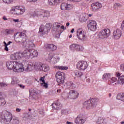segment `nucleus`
<instances>
[{"label": "nucleus", "mask_w": 124, "mask_h": 124, "mask_svg": "<svg viewBox=\"0 0 124 124\" xmlns=\"http://www.w3.org/2000/svg\"><path fill=\"white\" fill-rule=\"evenodd\" d=\"M99 102V99L94 98L91 100H88L83 103V105L86 106L87 109H93L97 106Z\"/></svg>", "instance_id": "nucleus-2"}, {"label": "nucleus", "mask_w": 124, "mask_h": 124, "mask_svg": "<svg viewBox=\"0 0 124 124\" xmlns=\"http://www.w3.org/2000/svg\"><path fill=\"white\" fill-rule=\"evenodd\" d=\"M66 27H69L70 24H69V22H67V23H66Z\"/></svg>", "instance_id": "nucleus-62"}, {"label": "nucleus", "mask_w": 124, "mask_h": 124, "mask_svg": "<svg viewBox=\"0 0 124 124\" xmlns=\"http://www.w3.org/2000/svg\"><path fill=\"white\" fill-rule=\"evenodd\" d=\"M120 7H122V5L119 3H115L114 4L113 8L114 9H118V8H120Z\"/></svg>", "instance_id": "nucleus-37"}, {"label": "nucleus", "mask_w": 124, "mask_h": 124, "mask_svg": "<svg viewBox=\"0 0 124 124\" xmlns=\"http://www.w3.org/2000/svg\"><path fill=\"white\" fill-rule=\"evenodd\" d=\"M13 32H14V29H6L5 30V33H6V34H12Z\"/></svg>", "instance_id": "nucleus-31"}, {"label": "nucleus", "mask_w": 124, "mask_h": 124, "mask_svg": "<svg viewBox=\"0 0 124 124\" xmlns=\"http://www.w3.org/2000/svg\"><path fill=\"white\" fill-rule=\"evenodd\" d=\"M118 82H119L121 85H124V76L120 77L118 78Z\"/></svg>", "instance_id": "nucleus-32"}, {"label": "nucleus", "mask_w": 124, "mask_h": 124, "mask_svg": "<svg viewBox=\"0 0 124 124\" xmlns=\"http://www.w3.org/2000/svg\"><path fill=\"white\" fill-rule=\"evenodd\" d=\"M21 108H16V112H17L18 113H19V112H21Z\"/></svg>", "instance_id": "nucleus-53"}, {"label": "nucleus", "mask_w": 124, "mask_h": 124, "mask_svg": "<svg viewBox=\"0 0 124 124\" xmlns=\"http://www.w3.org/2000/svg\"><path fill=\"white\" fill-rule=\"evenodd\" d=\"M50 29L51 24L49 23H46V27L44 29H43L42 26H40L39 28V33H41V34H43L44 32H45V33H47L48 31H50Z\"/></svg>", "instance_id": "nucleus-13"}, {"label": "nucleus", "mask_w": 124, "mask_h": 124, "mask_svg": "<svg viewBox=\"0 0 124 124\" xmlns=\"http://www.w3.org/2000/svg\"><path fill=\"white\" fill-rule=\"evenodd\" d=\"M75 123L76 124H84L86 123V120L82 116L78 115L75 119Z\"/></svg>", "instance_id": "nucleus-18"}, {"label": "nucleus", "mask_w": 124, "mask_h": 124, "mask_svg": "<svg viewBox=\"0 0 124 124\" xmlns=\"http://www.w3.org/2000/svg\"><path fill=\"white\" fill-rule=\"evenodd\" d=\"M111 78V74L110 73H105L103 75L102 79L103 80H109Z\"/></svg>", "instance_id": "nucleus-29"}, {"label": "nucleus", "mask_w": 124, "mask_h": 124, "mask_svg": "<svg viewBox=\"0 0 124 124\" xmlns=\"http://www.w3.org/2000/svg\"><path fill=\"white\" fill-rule=\"evenodd\" d=\"M43 18H44L45 19L46 18H48L49 17H50V12L48 11H43Z\"/></svg>", "instance_id": "nucleus-27"}, {"label": "nucleus", "mask_w": 124, "mask_h": 124, "mask_svg": "<svg viewBox=\"0 0 124 124\" xmlns=\"http://www.w3.org/2000/svg\"><path fill=\"white\" fill-rule=\"evenodd\" d=\"M117 99H119V100L124 102V93H122V95H118Z\"/></svg>", "instance_id": "nucleus-35"}, {"label": "nucleus", "mask_w": 124, "mask_h": 124, "mask_svg": "<svg viewBox=\"0 0 124 124\" xmlns=\"http://www.w3.org/2000/svg\"><path fill=\"white\" fill-rule=\"evenodd\" d=\"M88 19V14H83L80 16L79 20L81 23H84V22H86Z\"/></svg>", "instance_id": "nucleus-23"}, {"label": "nucleus", "mask_w": 124, "mask_h": 124, "mask_svg": "<svg viewBox=\"0 0 124 124\" xmlns=\"http://www.w3.org/2000/svg\"><path fill=\"white\" fill-rule=\"evenodd\" d=\"M1 118L6 124H8L12 120V114L9 112L4 111L1 113Z\"/></svg>", "instance_id": "nucleus-4"}, {"label": "nucleus", "mask_w": 124, "mask_h": 124, "mask_svg": "<svg viewBox=\"0 0 124 124\" xmlns=\"http://www.w3.org/2000/svg\"><path fill=\"white\" fill-rule=\"evenodd\" d=\"M89 64L86 61H79L77 63V68L80 71H84L88 68Z\"/></svg>", "instance_id": "nucleus-8"}, {"label": "nucleus", "mask_w": 124, "mask_h": 124, "mask_svg": "<svg viewBox=\"0 0 124 124\" xmlns=\"http://www.w3.org/2000/svg\"><path fill=\"white\" fill-rule=\"evenodd\" d=\"M116 76L117 77H120V76H121V74L120 73L116 74Z\"/></svg>", "instance_id": "nucleus-60"}, {"label": "nucleus", "mask_w": 124, "mask_h": 124, "mask_svg": "<svg viewBox=\"0 0 124 124\" xmlns=\"http://www.w3.org/2000/svg\"><path fill=\"white\" fill-rule=\"evenodd\" d=\"M86 82H87V83H90V82H91V79L90 78H87L86 79Z\"/></svg>", "instance_id": "nucleus-59"}, {"label": "nucleus", "mask_w": 124, "mask_h": 124, "mask_svg": "<svg viewBox=\"0 0 124 124\" xmlns=\"http://www.w3.org/2000/svg\"><path fill=\"white\" fill-rule=\"evenodd\" d=\"M62 105L59 102H56L52 104V108L55 110H59V109L62 108Z\"/></svg>", "instance_id": "nucleus-24"}, {"label": "nucleus", "mask_w": 124, "mask_h": 124, "mask_svg": "<svg viewBox=\"0 0 124 124\" xmlns=\"http://www.w3.org/2000/svg\"><path fill=\"white\" fill-rule=\"evenodd\" d=\"M13 22H14V23L19 24L20 26L22 25V20H20L19 19H13Z\"/></svg>", "instance_id": "nucleus-39"}, {"label": "nucleus", "mask_w": 124, "mask_h": 124, "mask_svg": "<svg viewBox=\"0 0 124 124\" xmlns=\"http://www.w3.org/2000/svg\"><path fill=\"white\" fill-rule=\"evenodd\" d=\"M41 86H42L45 89H48V84L45 83H41Z\"/></svg>", "instance_id": "nucleus-43"}, {"label": "nucleus", "mask_w": 124, "mask_h": 124, "mask_svg": "<svg viewBox=\"0 0 124 124\" xmlns=\"http://www.w3.org/2000/svg\"><path fill=\"white\" fill-rule=\"evenodd\" d=\"M111 35L110 29H105L101 30L97 34V38L99 39H107Z\"/></svg>", "instance_id": "nucleus-3"}, {"label": "nucleus", "mask_w": 124, "mask_h": 124, "mask_svg": "<svg viewBox=\"0 0 124 124\" xmlns=\"http://www.w3.org/2000/svg\"><path fill=\"white\" fill-rule=\"evenodd\" d=\"M11 60H12V61H14V60H17V59H16V57H15V55L14 54H12L11 56Z\"/></svg>", "instance_id": "nucleus-47"}, {"label": "nucleus", "mask_w": 124, "mask_h": 124, "mask_svg": "<svg viewBox=\"0 0 124 124\" xmlns=\"http://www.w3.org/2000/svg\"><path fill=\"white\" fill-rule=\"evenodd\" d=\"M28 2H35V1H37V0H27Z\"/></svg>", "instance_id": "nucleus-50"}, {"label": "nucleus", "mask_w": 124, "mask_h": 124, "mask_svg": "<svg viewBox=\"0 0 124 124\" xmlns=\"http://www.w3.org/2000/svg\"><path fill=\"white\" fill-rule=\"evenodd\" d=\"M79 93L75 90H70L69 93L68 97L71 99H76L78 98Z\"/></svg>", "instance_id": "nucleus-16"}, {"label": "nucleus", "mask_w": 124, "mask_h": 124, "mask_svg": "<svg viewBox=\"0 0 124 124\" xmlns=\"http://www.w3.org/2000/svg\"><path fill=\"white\" fill-rule=\"evenodd\" d=\"M56 81L58 84L62 85L64 83V80H65V75L63 72H58L55 75Z\"/></svg>", "instance_id": "nucleus-6"}, {"label": "nucleus", "mask_w": 124, "mask_h": 124, "mask_svg": "<svg viewBox=\"0 0 124 124\" xmlns=\"http://www.w3.org/2000/svg\"><path fill=\"white\" fill-rule=\"evenodd\" d=\"M57 93H62V90L60 89H59L57 90Z\"/></svg>", "instance_id": "nucleus-54"}, {"label": "nucleus", "mask_w": 124, "mask_h": 124, "mask_svg": "<svg viewBox=\"0 0 124 124\" xmlns=\"http://www.w3.org/2000/svg\"><path fill=\"white\" fill-rule=\"evenodd\" d=\"M3 44H4V47H7V46H8V45L6 44L5 42H3Z\"/></svg>", "instance_id": "nucleus-56"}, {"label": "nucleus", "mask_w": 124, "mask_h": 124, "mask_svg": "<svg viewBox=\"0 0 124 124\" xmlns=\"http://www.w3.org/2000/svg\"><path fill=\"white\" fill-rule=\"evenodd\" d=\"M54 68L59 69V70H67L68 67L65 66H54Z\"/></svg>", "instance_id": "nucleus-28"}, {"label": "nucleus", "mask_w": 124, "mask_h": 124, "mask_svg": "<svg viewBox=\"0 0 124 124\" xmlns=\"http://www.w3.org/2000/svg\"><path fill=\"white\" fill-rule=\"evenodd\" d=\"M66 85L68 88H70L71 89H73V88H74V84H73L72 82L67 81L66 83Z\"/></svg>", "instance_id": "nucleus-30"}, {"label": "nucleus", "mask_w": 124, "mask_h": 124, "mask_svg": "<svg viewBox=\"0 0 124 124\" xmlns=\"http://www.w3.org/2000/svg\"><path fill=\"white\" fill-rule=\"evenodd\" d=\"M109 81L111 84H114V83L117 82V79L115 77H112Z\"/></svg>", "instance_id": "nucleus-38"}, {"label": "nucleus", "mask_w": 124, "mask_h": 124, "mask_svg": "<svg viewBox=\"0 0 124 124\" xmlns=\"http://www.w3.org/2000/svg\"><path fill=\"white\" fill-rule=\"evenodd\" d=\"M54 27L55 28H61V23H59L58 22H56L55 24H54Z\"/></svg>", "instance_id": "nucleus-46"}, {"label": "nucleus", "mask_w": 124, "mask_h": 124, "mask_svg": "<svg viewBox=\"0 0 124 124\" xmlns=\"http://www.w3.org/2000/svg\"><path fill=\"white\" fill-rule=\"evenodd\" d=\"M61 29L62 30H66V28H64V26H61Z\"/></svg>", "instance_id": "nucleus-57"}, {"label": "nucleus", "mask_w": 124, "mask_h": 124, "mask_svg": "<svg viewBox=\"0 0 124 124\" xmlns=\"http://www.w3.org/2000/svg\"><path fill=\"white\" fill-rule=\"evenodd\" d=\"M18 86L21 88V89H24L25 88V86L22 84H18Z\"/></svg>", "instance_id": "nucleus-51"}, {"label": "nucleus", "mask_w": 124, "mask_h": 124, "mask_svg": "<svg viewBox=\"0 0 124 124\" xmlns=\"http://www.w3.org/2000/svg\"><path fill=\"white\" fill-rule=\"evenodd\" d=\"M66 124H72V123L69 122H68V121H67Z\"/></svg>", "instance_id": "nucleus-64"}, {"label": "nucleus", "mask_w": 124, "mask_h": 124, "mask_svg": "<svg viewBox=\"0 0 124 124\" xmlns=\"http://www.w3.org/2000/svg\"><path fill=\"white\" fill-rule=\"evenodd\" d=\"M67 3H62L61 5V8L62 10H66Z\"/></svg>", "instance_id": "nucleus-36"}, {"label": "nucleus", "mask_w": 124, "mask_h": 124, "mask_svg": "<svg viewBox=\"0 0 124 124\" xmlns=\"http://www.w3.org/2000/svg\"><path fill=\"white\" fill-rule=\"evenodd\" d=\"M75 75L78 78L81 77V76H83V73L80 71H76Z\"/></svg>", "instance_id": "nucleus-33"}, {"label": "nucleus", "mask_w": 124, "mask_h": 124, "mask_svg": "<svg viewBox=\"0 0 124 124\" xmlns=\"http://www.w3.org/2000/svg\"><path fill=\"white\" fill-rule=\"evenodd\" d=\"M24 70L25 69H24V66H23L22 62H15V65L14 67V71L15 72H24Z\"/></svg>", "instance_id": "nucleus-9"}, {"label": "nucleus", "mask_w": 124, "mask_h": 124, "mask_svg": "<svg viewBox=\"0 0 124 124\" xmlns=\"http://www.w3.org/2000/svg\"><path fill=\"white\" fill-rule=\"evenodd\" d=\"M35 67L37 70L46 72L50 70V67L47 64H43L42 63H36Z\"/></svg>", "instance_id": "nucleus-7"}, {"label": "nucleus", "mask_w": 124, "mask_h": 124, "mask_svg": "<svg viewBox=\"0 0 124 124\" xmlns=\"http://www.w3.org/2000/svg\"><path fill=\"white\" fill-rule=\"evenodd\" d=\"M16 83H18V80H16V78H13L12 79L11 84L15 85Z\"/></svg>", "instance_id": "nucleus-41"}, {"label": "nucleus", "mask_w": 124, "mask_h": 124, "mask_svg": "<svg viewBox=\"0 0 124 124\" xmlns=\"http://www.w3.org/2000/svg\"><path fill=\"white\" fill-rule=\"evenodd\" d=\"M15 62H7V66L8 69L12 70L14 71V65Z\"/></svg>", "instance_id": "nucleus-25"}, {"label": "nucleus", "mask_w": 124, "mask_h": 124, "mask_svg": "<svg viewBox=\"0 0 124 124\" xmlns=\"http://www.w3.org/2000/svg\"><path fill=\"white\" fill-rule=\"evenodd\" d=\"M91 9L92 11L96 12L100 8L102 7V4L99 2L93 3L91 4Z\"/></svg>", "instance_id": "nucleus-14"}, {"label": "nucleus", "mask_w": 124, "mask_h": 124, "mask_svg": "<svg viewBox=\"0 0 124 124\" xmlns=\"http://www.w3.org/2000/svg\"><path fill=\"white\" fill-rule=\"evenodd\" d=\"M46 49H49L50 51H56L58 47L54 44H47L46 45Z\"/></svg>", "instance_id": "nucleus-21"}, {"label": "nucleus", "mask_w": 124, "mask_h": 124, "mask_svg": "<svg viewBox=\"0 0 124 124\" xmlns=\"http://www.w3.org/2000/svg\"><path fill=\"white\" fill-rule=\"evenodd\" d=\"M45 76H44L43 77H41L39 79L40 82H42V83L45 82Z\"/></svg>", "instance_id": "nucleus-45"}, {"label": "nucleus", "mask_w": 124, "mask_h": 124, "mask_svg": "<svg viewBox=\"0 0 124 124\" xmlns=\"http://www.w3.org/2000/svg\"><path fill=\"white\" fill-rule=\"evenodd\" d=\"M62 0H48V3L49 5H55L56 3H60Z\"/></svg>", "instance_id": "nucleus-26"}, {"label": "nucleus", "mask_w": 124, "mask_h": 124, "mask_svg": "<svg viewBox=\"0 0 124 124\" xmlns=\"http://www.w3.org/2000/svg\"><path fill=\"white\" fill-rule=\"evenodd\" d=\"M14 54L15 55V56L16 57V60H18V59H21L23 57L24 58H26V54H25V50L22 52H19V53L16 52Z\"/></svg>", "instance_id": "nucleus-20"}, {"label": "nucleus", "mask_w": 124, "mask_h": 124, "mask_svg": "<svg viewBox=\"0 0 124 124\" xmlns=\"http://www.w3.org/2000/svg\"><path fill=\"white\" fill-rule=\"evenodd\" d=\"M69 49L71 51H82L83 47L79 45L73 44L69 46Z\"/></svg>", "instance_id": "nucleus-15"}, {"label": "nucleus", "mask_w": 124, "mask_h": 124, "mask_svg": "<svg viewBox=\"0 0 124 124\" xmlns=\"http://www.w3.org/2000/svg\"><path fill=\"white\" fill-rule=\"evenodd\" d=\"M73 8V5L71 4H67L66 10H70V9H72Z\"/></svg>", "instance_id": "nucleus-40"}, {"label": "nucleus", "mask_w": 124, "mask_h": 124, "mask_svg": "<svg viewBox=\"0 0 124 124\" xmlns=\"http://www.w3.org/2000/svg\"><path fill=\"white\" fill-rule=\"evenodd\" d=\"M77 32V36L79 40H85V39L86 38V32L83 31V29H78Z\"/></svg>", "instance_id": "nucleus-12"}, {"label": "nucleus", "mask_w": 124, "mask_h": 124, "mask_svg": "<svg viewBox=\"0 0 124 124\" xmlns=\"http://www.w3.org/2000/svg\"><path fill=\"white\" fill-rule=\"evenodd\" d=\"M120 70L121 71L124 72V64H122L120 65Z\"/></svg>", "instance_id": "nucleus-48"}, {"label": "nucleus", "mask_w": 124, "mask_h": 124, "mask_svg": "<svg viewBox=\"0 0 124 124\" xmlns=\"http://www.w3.org/2000/svg\"><path fill=\"white\" fill-rule=\"evenodd\" d=\"M14 39L16 42H21L23 47L27 49L25 50L26 59H32L38 56L37 51L32 49L34 44L31 41H27L28 36L25 33L18 32L14 35Z\"/></svg>", "instance_id": "nucleus-1"}, {"label": "nucleus", "mask_w": 124, "mask_h": 124, "mask_svg": "<svg viewBox=\"0 0 124 124\" xmlns=\"http://www.w3.org/2000/svg\"><path fill=\"white\" fill-rule=\"evenodd\" d=\"M11 11H13L16 15H22L26 11V8L21 6H13L11 8Z\"/></svg>", "instance_id": "nucleus-5"}, {"label": "nucleus", "mask_w": 124, "mask_h": 124, "mask_svg": "<svg viewBox=\"0 0 124 124\" xmlns=\"http://www.w3.org/2000/svg\"><path fill=\"white\" fill-rule=\"evenodd\" d=\"M4 50L7 51V52L8 51V47L7 46H5Z\"/></svg>", "instance_id": "nucleus-58"}, {"label": "nucleus", "mask_w": 124, "mask_h": 124, "mask_svg": "<svg viewBox=\"0 0 124 124\" xmlns=\"http://www.w3.org/2000/svg\"><path fill=\"white\" fill-rule=\"evenodd\" d=\"M97 23L96 21L93 20H90L88 22L87 27L88 30L92 31H95L97 29Z\"/></svg>", "instance_id": "nucleus-10"}, {"label": "nucleus", "mask_w": 124, "mask_h": 124, "mask_svg": "<svg viewBox=\"0 0 124 124\" xmlns=\"http://www.w3.org/2000/svg\"><path fill=\"white\" fill-rule=\"evenodd\" d=\"M47 61L48 62H52V63H57L60 62V57L59 56H56L54 58H53V56H49L48 58L47 59Z\"/></svg>", "instance_id": "nucleus-19"}, {"label": "nucleus", "mask_w": 124, "mask_h": 124, "mask_svg": "<svg viewBox=\"0 0 124 124\" xmlns=\"http://www.w3.org/2000/svg\"><path fill=\"white\" fill-rule=\"evenodd\" d=\"M7 86V84L3 83H0V87H6Z\"/></svg>", "instance_id": "nucleus-49"}, {"label": "nucleus", "mask_w": 124, "mask_h": 124, "mask_svg": "<svg viewBox=\"0 0 124 124\" xmlns=\"http://www.w3.org/2000/svg\"><path fill=\"white\" fill-rule=\"evenodd\" d=\"M13 124H19V120L16 118L14 119L13 120Z\"/></svg>", "instance_id": "nucleus-44"}, {"label": "nucleus", "mask_w": 124, "mask_h": 124, "mask_svg": "<svg viewBox=\"0 0 124 124\" xmlns=\"http://www.w3.org/2000/svg\"><path fill=\"white\" fill-rule=\"evenodd\" d=\"M93 16V14L88 15V18H90V17H92Z\"/></svg>", "instance_id": "nucleus-61"}, {"label": "nucleus", "mask_w": 124, "mask_h": 124, "mask_svg": "<svg viewBox=\"0 0 124 124\" xmlns=\"http://www.w3.org/2000/svg\"><path fill=\"white\" fill-rule=\"evenodd\" d=\"M112 36L114 39H120L122 35V31L120 29H116L113 31Z\"/></svg>", "instance_id": "nucleus-17"}, {"label": "nucleus", "mask_w": 124, "mask_h": 124, "mask_svg": "<svg viewBox=\"0 0 124 124\" xmlns=\"http://www.w3.org/2000/svg\"><path fill=\"white\" fill-rule=\"evenodd\" d=\"M101 121H103V119H102L101 118H99L98 119V123H101Z\"/></svg>", "instance_id": "nucleus-55"}, {"label": "nucleus", "mask_w": 124, "mask_h": 124, "mask_svg": "<svg viewBox=\"0 0 124 124\" xmlns=\"http://www.w3.org/2000/svg\"><path fill=\"white\" fill-rule=\"evenodd\" d=\"M43 13V11L41 10V11L34 12L33 13L30 12V14L31 15V17H35L36 16L38 17V16H42Z\"/></svg>", "instance_id": "nucleus-22"}, {"label": "nucleus", "mask_w": 124, "mask_h": 124, "mask_svg": "<svg viewBox=\"0 0 124 124\" xmlns=\"http://www.w3.org/2000/svg\"><path fill=\"white\" fill-rule=\"evenodd\" d=\"M6 102H5V100L3 98H0V106H3L5 105Z\"/></svg>", "instance_id": "nucleus-34"}, {"label": "nucleus", "mask_w": 124, "mask_h": 124, "mask_svg": "<svg viewBox=\"0 0 124 124\" xmlns=\"http://www.w3.org/2000/svg\"><path fill=\"white\" fill-rule=\"evenodd\" d=\"M36 63L38 62H29L26 66H25L24 69L25 71H32L33 70L34 68L36 69L35 67V65H36Z\"/></svg>", "instance_id": "nucleus-11"}, {"label": "nucleus", "mask_w": 124, "mask_h": 124, "mask_svg": "<svg viewBox=\"0 0 124 124\" xmlns=\"http://www.w3.org/2000/svg\"><path fill=\"white\" fill-rule=\"evenodd\" d=\"M69 1H75V2H78L79 1H81V0H68Z\"/></svg>", "instance_id": "nucleus-52"}, {"label": "nucleus", "mask_w": 124, "mask_h": 124, "mask_svg": "<svg viewBox=\"0 0 124 124\" xmlns=\"http://www.w3.org/2000/svg\"><path fill=\"white\" fill-rule=\"evenodd\" d=\"M71 32L72 33H73V32H74V29H72V30L71 31Z\"/></svg>", "instance_id": "nucleus-63"}, {"label": "nucleus", "mask_w": 124, "mask_h": 124, "mask_svg": "<svg viewBox=\"0 0 124 124\" xmlns=\"http://www.w3.org/2000/svg\"><path fill=\"white\" fill-rule=\"evenodd\" d=\"M4 3H7L9 4V3H11V2H13L14 0H2Z\"/></svg>", "instance_id": "nucleus-42"}]
</instances>
